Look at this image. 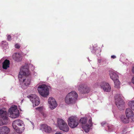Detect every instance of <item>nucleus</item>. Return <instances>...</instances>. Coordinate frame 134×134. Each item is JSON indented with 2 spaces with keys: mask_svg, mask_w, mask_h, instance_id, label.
Returning a JSON list of instances; mask_svg holds the SVG:
<instances>
[{
  "mask_svg": "<svg viewBox=\"0 0 134 134\" xmlns=\"http://www.w3.org/2000/svg\"><path fill=\"white\" fill-rule=\"evenodd\" d=\"M25 68L24 66L21 68L18 76L20 81L23 82L25 88L30 84L31 81V79L28 76L30 74L29 71L27 68Z\"/></svg>",
  "mask_w": 134,
  "mask_h": 134,
  "instance_id": "f257e3e1",
  "label": "nucleus"
},
{
  "mask_svg": "<svg viewBox=\"0 0 134 134\" xmlns=\"http://www.w3.org/2000/svg\"><path fill=\"white\" fill-rule=\"evenodd\" d=\"M12 126L16 132L20 134L25 129L23 122L20 120L14 121L12 123Z\"/></svg>",
  "mask_w": 134,
  "mask_h": 134,
  "instance_id": "f03ea898",
  "label": "nucleus"
},
{
  "mask_svg": "<svg viewBox=\"0 0 134 134\" xmlns=\"http://www.w3.org/2000/svg\"><path fill=\"white\" fill-rule=\"evenodd\" d=\"M87 120L86 118H81L80 120V122L82 124V129L86 133L88 132L90 130L92 129L91 127L93 125L91 119H90L87 122Z\"/></svg>",
  "mask_w": 134,
  "mask_h": 134,
  "instance_id": "7ed1b4c3",
  "label": "nucleus"
},
{
  "mask_svg": "<svg viewBox=\"0 0 134 134\" xmlns=\"http://www.w3.org/2000/svg\"><path fill=\"white\" fill-rule=\"evenodd\" d=\"M123 98L122 95L120 94H118L115 96L116 105L118 109L120 110H123L125 108L124 102L123 100Z\"/></svg>",
  "mask_w": 134,
  "mask_h": 134,
  "instance_id": "20e7f679",
  "label": "nucleus"
},
{
  "mask_svg": "<svg viewBox=\"0 0 134 134\" xmlns=\"http://www.w3.org/2000/svg\"><path fill=\"white\" fill-rule=\"evenodd\" d=\"M37 90L39 93L44 97H47L49 94V88L45 85H39Z\"/></svg>",
  "mask_w": 134,
  "mask_h": 134,
  "instance_id": "39448f33",
  "label": "nucleus"
},
{
  "mask_svg": "<svg viewBox=\"0 0 134 134\" xmlns=\"http://www.w3.org/2000/svg\"><path fill=\"white\" fill-rule=\"evenodd\" d=\"M75 92L72 91L69 93L66 96L65 102L67 104H73L75 101Z\"/></svg>",
  "mask_w": 134,
  "mask_h": 134,
  "instance_id": "423d86ee",
  "label": "nucleus"
},
{
  "mask_svg": "<svg viewBox=\"0 0 134 134\" xmlns=\"http://www.w3.org/2000/svg\"><path fill=\"white\" fill-rule=\"evenodd\" d=\"M57 122L58 126L60 130L65 132H67L69 131L68 126L63 120L58 119Z\"/></svg>",
  "mask_w": 134,
  "mask_h": 134,
  "instance_id": "0eeeda50",
  "label": "nucleus"
},
{
  "mask_svg": "<svg viewBox=\"0 0 134 134\" xmlns=\"http://www.w3.org/2000/svg\"><path fill=\"white\" fill-rule=\"evenodd\" d=\"M18 111L17 109V107L14 105L11 107L8 110V114L9 117L12 118H15L18 116Z\"/></svg>",
  "mask_w": 134,
  "mask_h": 134,
  "instance_id": "6e6552de",
  "label": "nucleus"
},
{
  "mask_svg": "<svg viewBox=\"0 0 134 134\" xmlns=\"http://www.w3.org/2000/svg\"><path fill=\"white\" fill-rule=\"evenodd\" d=\"M30 100L35 106L38 105L40 103V101L38 97L35 94H32L27 96Z\"/></svg>",
  "mask_w": 134,
  "mask_h": 134,
  "instance_id": "1a4fd4ad",
  "label": "nucleus"
},
{
  "mask_svg": "<svg viewBox=\"0 0 134 134\" xmlns=\"http://www.w3.org/2000/svg\"><path fill=\"white\" fill-rule=\"evenodd\" d=\"M130 108L126 109L125 111V114L126 116L128 117L131 119V122H132L134 120V113Z\"/></svg>",
  "mask_w": 134,
  "mask_h": 134,
  "instance_id": "9d476101",
  "label": "nucleus"
},
{
  "mask_svg": "<svg viewBox=\"0 0 134 134\" xmlns=\"http://www.w3.org/2000/svg\"><path fill=\"white\" fill-rule=\"evenodd\" d=\"M79 90L82 93L85 94L90 92V89L86 85H81L79 86Z\"/></svg>",
  "mask_w": 134,
  "mask_h": 134,
  "instance_id": "9b49d317",
  "label": "nucleus"
},
{
  "mask_svg": "<svg viewBox=\"0 0 134 134\" xmlns=\"http://www.w3.org/2000/svg\"><path fill=\"white\" fill-rule=\"evenodd\" d=\"M48 103L50 108L51 109L55 108L57 106V104L55 99L52 97H50L48 99Z\"/></svg>",
  "mask_w": 134,
  "mask_h": 134,
  "instance_id": "f8f14e48",
  "label": "nucleus"
},
{
  "mask_svg": "<svg viewBox=\"0 0 134 134\" xmlns=\"http://www.w3.org/2000/svg\"><path fill=\"white\" fill-rule=\"evenodd\" d=\"M101 88L104 92H109L111 90V87L109 84L108 83L103 82H102L100 85Z\"/></svg>",
  "mask_w": 134,
  "mask_h": 134,
  "instance_id": "ddd939ff",
  "label": "nucleus"
},
{
  "mask_svg": "<svg viewBox=\"0 0 134 134\" xmlns=\"http://www.w3.org/2000/svg\"><path fill=\"white\" fill-rule=\"evenodd\" d=\"M68 122L70 127L72 128L75 127V117L71 116L69 118Z\"/></svg>",
  "mask_w": 134,
  "mask_h": 134,
  "instance_id": "4468645a",
  "label": "nucleus"
},
{
  "mask_svg": "<svg viewBox=\"0 0 134 134\" xmlns=\"http://www.w3.org/2000/svg\"><path fill=\"white\" fill-rule=\"evenodd\" d=\"M40 127L41 129L46 132L50 133L52 131L51 128L46 124L41 125Z\"/></svg>",
  "mask_w": 134,
  "mask_h": 134,
  "instance_id": "2eb2a0df",
  "label": "nucleus"
},
{
  "mask_svg": "<svg viewBox=\"0 0 134 134\" xmlns=\"http://www.w3.org/2000/svg\"><path fill=\"white\" fill-rule=\"evenodd\" d=\"M109 75L111 79L113 80H115L118 79V74L116 72L110 71L109 72Z\"/></svg>",
  "mask_w": 134,
  "mask_h": 134,
  "instance_id": "dca6fc26",
  "label": "nucleus"
},
{
  "mask_svg": "<svg viewBox=\"0 0 134 134\" xmlns=\"http://www.w3.org/2000/svg\"><path fill=\"white\" fill-rule=\"evenodd\" d=\"M10 131L9 129L7 126L0 127V134H7Z\"/></svg>",
  "mask_w": 134,
  "mask_h": 134,
  "instance_id": "f3484780",
  "label": "nucleus"
},
{
  "mask_svg": "<svg viewBox=\"0 0 134 134\" xmlns=\"http://www.w3.org/2000/svg\"><path fill=\"white\" fill-rule=\"evenodd\" d=\"M13 57L14 60L17 62L21 61L22 59L21 55L19 53H14L13 55Z\"/></svg>",
  "mask_w": 134,
  "mask_h": 134,
  "instance_id": "a211bd4d",
  "label": "nucleus"
},
{
  "mask_svg": "<svg viewBox=\"0 0 134 134\" xmlns=\"http://www.w3.org/2000/svg\"><path fill=\"white\" fill-rule=\"evenodd\" d=\"M120 118L121 122L124 123H128L130 121H131L130 119L126 116V115H122L120 117Z\"/></svg>",
  "mask_w": 134,
  "mask_h": 134,
  "instance_id": "6ab92c4d",
  "label": "nucleus"
},
{
  "mask_svg": "<svg viewBox=\"0 0 134 134\" xmlns=\"http://www.w3.org/2000/svg\"><path fill=\"white\" fill-rule=\"evenodd\" d=\"M0 115L2 118L4 120H7L8 118L7 117V112L3 109H0Z\"/></svg>",
  "mask_w": 134,
  "mask_h": 134,
  "instance_id": "aec40b11",
  "label": "nucleus"
},
{
  "mask_svg": "<svg viewBox=\"0 0 134 134\" xmlns=\"http://www.w3.org/2000/svg\"><path fill=\"white\" fill-rule=\"evenodd\" d=\"M93 49L92 51V52L93 53H95L97 56L99 57L100 55V53L101 50L99 48H96L93 47Z\"/></svg>",
  "mask_w": 134,
  "mask_h": 134,
  "instance_id": "412c9836",
  "label": "nucleus"
},
{
  "mask_svg": "<svg viewBox=\"0 0 134 134\" xmlns=\"http://www.w3.org/2000/svg\"><path fill=\"white\" fill-rule=\"evenodd\" d=\"M10 61L7 59H5L2 63V68L5 69H7L9 67Z\"/></svg>",
  "mask_w": 134,
  "mask_h": 134,
  "instance_id": "4be33fe9",
  "label": "nucleus"
},
{
  "mask_svg": "<svg viewBox=\"0 0 134 134\" xmlns=\"http://www.w3.org/2000/svg\"><path fill=\"white\" fill-rule=\"evenodd\" d=\"M105 130L108 132H111L114 129V126L113 125L108 124L107 126L105 127Z\"/></svg>",
  "mask_w": 134,
  "mask_h": 134,
  "instance_id": "5701e85b",
  "label": "nucleus"
},
{
  "mask_svg": "<svg viewBox=\"0 0 134 134\" xmlns=\"http://www.w3.org/2000/svg\"><path fill=\"white\" fill-rule=\"evenodd\" d=\"M128 105L131 109L134 111V100L129 101L128 103Z\"/></svg>",
  "mask_w": 134,
  "mask_h": 134,
  "instance_id": "b1692460",
  "label": "nucleus"
},
{
  "mask_svg": "<svg viewBox=\"0 0 134 134\" xmlns=\"http://www.w3.org/2000/svg\"><path fill=\"white\" fill-rule=\"evenodd\" d=\"M113 81L115 84V87L118 88H119L120 87V82L118 79Z\"/></svg>",
  "mask_w": 134,
  "mask_h": 134,
  "instance_id": "393cba45",
  "label": "nucleus"
},
{
  "mask_svg": "<svg viewBox=\"0 0 134 134\" xmlns=\"http://www.w3.org/2000/svg\"><path fill=\"white\" fill-rule=\"evenodd\" d=\"M101 124L102 126H104L105 128L106 127L108 124L105 121H103L101 123Z\"/></svg>",
  "mask_w": 134,
  "mask_h": 134,
  "instance_id": "a878e982",
  "label": "nucleus"
},
{
  "mask_svg": "<svg viewBox=\"0 0 134 134\" xmlns=\"http://www.w3.org/2000/svg\"><path fill=\"white\" fill-rule=\"evenodd\" d=\"M20 47L18 43L16 44L15 45V47L17 49H19Z\"/></svg>",
  "mask_w": 134,
  "mask_h": 134,
  "instance_id": "bb28decb",
  "label": "nucleus"
},
{
  "mask_svg": "<svg viewBox=\"0 0 134 134\" xmlns=\"http://www.w3.org/2000/svg\"><path fill=\"white\" fill-rule=\"evenodd\" d=\"M102 62V60L101 59H98V63H100Z\"/></svg>",
  "mask_w": 134,
  "mask_h": 134,
  "instance_id": "cd10ccee",
  "label": "nucleus"
},
{
  "mask_svg": "<svg viewBox=\"0 0 134 134\" xmlns=\"http://www.w3.org/2000/svg\"><path fill=\"white\" fill-rule=\"evenodd\" d=\"M7 39L9 41H10L11 40V37L10 35H9L8 36Z\"/></svg>",
  "mask_w": 134,
  "mask_h": 134,
  "instance_id": "c85d7f7f",
  "label": "nucleus"
},
{
  "mask_svg": "<svg viewBox=\"0 0 134 134\" xmlns=\"http://www.w3.org/2000/svg\"><path fill=\"white\" fill-rule=\"evenodd\" d=\"M131 81L132 83L134 85V76L132 77L131 79Z\"/></svg>",
  "mask_w": 134,
  "mask_h": 134,
  "instance_id": "c756f323",
  "label": "nucleus"
},
{
  "mask_svg": "<svg viewBox=\"0 0 134 134\" xmlns=\"http://www.w3.org/2000/svg\"><path fill=\"white\" fill-rule=\"evenodd\" d=\"M111 58L114 59L116 58V57L115 55H112L111 56Z\"/></svg>",
  "mask_w": 134,
  "mask_h": 134,
  "instance_id": "7c9ffc66",
  "label": "nucleus"
},
{
  "mask_svg": "<svg viewBox=\"0 0 134 134\" xmlns=\"http://www.w3.org/2000/svg\"><path fill=\"white\" fill-rule=\"evenodd\" d=\"M131 71L132 73L134 74V66L132 67V68Z\"/></svg>",
  "mask_w": 134,
  "mask_h": 134,
  "instance_id": "2f4dec72",
  "label": "nucleus"
},
{
  "mask_svg": "<svg viewBox=\"0 0 134 134\" xmlns=\"http://www.w3.org/2000/svg\"><path fill=\"white\" fill-rule=\"evenodd\" d=\"M124 57V55L123 54H121L120 56V60H122V58Z\"/></svg>",
  "mask_w": 134,
  "mask_h": 134,
  "instance_id": "473e14b6",
  "label": "nucleus"
},
{
  "mask_svg": "<svg viewBox=\"0 0 134 134\" xmlns=\"http://www.w3.org/2000/svg\"><path fill=\"white\" fill-rule=\"evenodd\" d=\"M42 115L44 117H46L47 116V115L44 113H43L42 114Z\"/></svg>",
  "mask_w": 134,
  "mask_h": 134,
  "instance_id": "72a5a7b5",
  "label": "nucleus"
},
{
  "mask_svg": "<svg viewBox=\"0 0 134 134\" xmlns=\"http://www.w3.org/2000/svg\"><path fill=\"white\" fill-rule=\"evenodd\" d=\"M78 123H76V127H77V125H78Z\"/></svg>",
  "mask_w": 134,
  "mask_h": 134,
  "instance_id": "f704fd0d",
  "label": "nucleus"
},
{
  "mask_svg": "<svg viewBox=\"0 0 134 134\" xmlns=\"http://www.w3.org/2000/svg\"><path fill=\"white\" fill-rule=\"evenodd\" d=\"M4 43H7L6 42H4V41L2 42V44H3Z\"/></svg>",
  "mask_w": 134,
  "mask_h": 134,
  "instance_id": "c9c22d12",
  "label": "nucleus"
},
{
  "mask_svg": "<svg viewBox=\"0 0 134 134\" xmlns=\"http://www.w3.org/2000/svg\"><path fill=\"white\" fill-rule=\"evenodd\" d=\"M76 97H77V93H76Z\"/></svg>",
  "mask_w": 134,
  "mask_h": 134,
  "instance_id": "e433bc0d",
  "label": "nucleus"
},
{
  "mask_svg": "<svg viewBox=\"0 0 134 134\" xmlns=\"http://www.w3.org/2000/svg\"><path fill=\"white\" fill-rule=\"evenodd\" d=\"M87 58L88 59V60L89 61H90L89 58L88 57V58Z\"/></svg>",
  "mask_w": 134,
  "mask_h": 134,
  "instance_id": "4c0bfd02",
  "label": "nucleus"
},
{
  "mask_svg": "<svg viewBox=\"0 0 134 134\" xmlns=\"http://www.w3.org/2000/svg\"><path fill=\"white\" fill-rule=\"evenodd\" d=\"M113 113H114V116L115 117V114L114 113V112H113Z\"/></svg>",
  "mask_w": 134,
  "mask_h": 134,
  "instance_id": "58836bf2",
  "label": "nucleus"
},
{
  "mask_svg": "<svg viewBox=\"0 0 134 134\" xmlns=\"http://www.w3.org/2000/svg\"><path fill=\"white\" fill-rule=\"evenodd\" d=\"M124 132H125L124 131V130H123V132L124 133ZM122 134H124V133H122Z\"/></svg>",
  "mask_w": 134,
  "mask_h": 134,
  "instance_id": "ea45409f",
  "label": "nucleus"
}]
</instances>
